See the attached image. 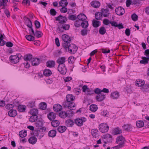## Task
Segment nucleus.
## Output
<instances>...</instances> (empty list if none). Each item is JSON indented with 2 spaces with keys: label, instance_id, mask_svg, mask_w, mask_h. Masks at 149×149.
Listing matches in <instances>:
<instances>
[{
  "label": "nucleus",
  "instance_id": "obj_27",
  "mask_svg": "<svg viewBox=\"0 0 149 149\" xmlns=\"http://www.w3.org/2000/svg\"><path fill=\"white\" fill-rule=\"evenodd\" d=\"M37 138L35 136H32L30 137L29 139V142L31 144H35L36 142Z\"/></svg>",
  "mask_w": 149,
  "mask_h": 149
},
{
  "label": "nucleus",
  "instance_id": "obj_46",
  "mask_svg": "<svg viewBox=\"0 0 149 149\" xmlns=\"http://www.w3.org/2000/svg\"><path fill=\"white\" fill-rule=\"evenodd\" d=\"M26 104L27 106L29 108H33L35 106V102L34 101L29 102Z\"/></svg>",
  "mask_w": 149,
  "mask_h": 149
},
{
  "label": "nucleus",
  "instance_id": "obj_7",
  "mask_svg": "<svg viewBox=\"0 0 149 149\" xmlns=\"http://www.w3.org/2000/svg\"><path fill=\"white\" fill-rule=\"evenodd\" d=\"M56 20L59 21V23L60 24L65 23L67 21V19L65 17H63L61 15H60L56 17Z\"/></svg>",
  "mask_w": 149,
  "mask_h": 149
},
{
  "label": "nucleus",
  "instance_id": "obj_48",
  "mask_svg": "<svg viewBox=\"0 0 149 149\" xmlns=\"http://www.w3.org/2000/svg\"><path fill=\"white\" fill-rule=\"evenodd\" d=\"M27 134V133L26 131H20L19 133V136L22 137L23 138L25 137Z\"/></svg>",
  "mask_w": 149,
  "mask_h": 149
},
{
  "label": "nucleus",
  "instance_id": "obj_43",
  "mask_svg": "<svg viewBox=\"0 0 149 149\" xmlns=\"http://www.w3.org/2000/svg\"><path fill=\"white\" fill-rule=\"evenodd\" d=\"M106 30L104 27L102 26L100 28L99 32L101 35H104L106 33Z\"/></svg>",
  "mask_w": 149,
  "mask_h": 149
},
{
  "label": "nucleus",
  "instance_id": "obj_36",
  "mask_svg": "<svg viewBox=\"0 0 149 149\" xmlns=\"http://www.w3.org/2000/svg\"><path fill=\"white\" fill-rule=\"evenodd\" d=\"M30 35H27L25 37L27 40L29 41H32L35 40V38L33 36V35H31V33H30Z\"/></svg>",
  "mask_w": 149,
  "mask_h": 149
},
{
  "label": "nucleus",
  "instance_id": "obj_34",
  "mask_svg": "<svg viewBox=\"0 0 149 149\" xmlns=\"http://www.w3.org/2000/svg\"><path fill=\"white\" fill-rule=\"evenodd\" d=\"M88 26V22L85 20L82 21L81 26L83 28L86 29Z\"/></svg>",
  "mask_w": 149,
  "mask_h": 149
},
{
  "label": "nucleus",
  "instance_id": "obj_31",
  "mask_svg": "<svg viewBox=\"0 0 149 149\" xmlns=\"http://www.w3.org/2000/svg\"><path fill=\"white\" fill-rule=\"evenodd\" d=\"M30 113L32 115L37 116L38 114V110L36 109H31L29 111Z\"/></svg>",
  "mask_w": 149,
  "mask_h": 149
},
{
  "label": "nucleus",
  "instance_id": "obj_44",
  "mask_svg": "<svg viewBox=\"0 0 149 149\" xmlns=\"http://www.w3.org/2000/svg\"><path fill=\"white\" fill-rule=\"evenodd\" d=\"M136 125L137 127L139 128H141L143 126L144 123L142 120L138 121L136 122Z\"/></svg>",
  "mask_w": 149,
  "mask_h": 149
},
{
  "label": "nucleus",
  "instance_id": "obj_37",
  "mask_svg": "<svg viewBox=\"0 0 149 149\" xmlns=\"http://www.w3.org/2000/svg\"><path fill=\"white\" fill-rule=\"evenodd\" d=\"M8 2V0H2L0 2V7L3 6L2 9H4V7L6 6V3Z\"/></svg>",
  "mask_w": 149,
  "mask_h": 149
},
{
  "label": "nucleus",
  "instance_id": "obj_59",
  "mask_svg": "<svg viewBox=\"0 0 149 149\" xmlns=\"http://www.w3.org/2000/svg\"><path fill=\"white\" fill-rule=\"evenodd\" d=\"M74 60V57L73 56H70L68 58V62L69 63H72Z\"/></svg>",
  "mask_w": 149,
  "mask_h": 149
},
{
  "label": "nucleus",
  "instance_id": "obj_17",
  "mask_svg": "<svg viewBox=\"0 0 149 149\" xmlns=\"http://www.w3.org/2000/svg\"><path fill=\"white\" fill-rule=\"evenodd\" d=\"M53 110L55 111L58 112L61 111L62 109V106L59 104H57L54 105Z\"/></svg>",
  "mask_w": 149,
  "mask_h": 149
},
{
  "label": "nucleus",
  "instance_id": "obj_60",
  "mask_svg": "<svg viewBox=\"0 0 149 149\" xmlns=\"http://www.w3.org/2000/svg\"><path fill=\"white\" fill-rule=\"evenodd\" d=\"M34 24L36 29H38L40 26V22L37 20L35 21Z\"/></svg>",
  "mask_w": 149,
  "mask_h": 149
},
{
  "label": "nucleus",
  "instance_id": "obj_54",
  "mask_svg": "<svg viewBox=\"0 0 149 149\" xmlns=\"http://www.w3.org/2000/svg\"><path fill=\"white\" fill-rule=\"evenodd\" d=\"M47 104L44 102H42L40 104V107L41 109L44 110L47 107Z\"/></svg>",
  "mask_w": 149,
  "mask_h": 149
},
{
  "label": "nucleus",
  "instance_id": "obj_8",
  "mask_svg": "<svg viewBox=\"0 0 149 149\" xmlns=\"http://www.w3.org/2000/svg\"><path fill=\"white\" fill-rule=\"evenodd\" d=\"M62 39L64 41V43L63 44V46L64 44H65V43L69 44L71 41V39L70 37L65 34H64L62 36Z\"/></svg>",
  "mask_w": 149,
  "mask_h": 149
},
{
  "label": "nucleus",
  "instance_id": "obj_53",
  "mask_svg": "<svg viewBox=\"0 0 149 149\" xmlns=\"http://www.w3.org/2000/svg\"><path fill=\"white\" fill-rule=\"evenodd\" d=\"M124 138L122 136H119L117 137L116 139V142L118 143V142L122 141L125 140Z\"/></svg>",
  "mask_w": 149,
  "mask_h": 149
},
{
  "label": "nucleus",
  "instance_id": "obj_51",
  "mask_svg": "<svg viewBox=\"0 0 149 149\" xmlns=\"http://www.w3.org/2000/svg\"><path fill=\"white\" fill-rule=\"evenodd\" d=\"M116 14L118 15H122L125 13V10H115Z\"/></svg>",
  "mask_w": 149,
  "mask_h": 149
},
{
  "label": "nucleus",
  "instance_id": "obj_24",
  "mask_svg": "<svg viewBox=\"0 0 149 149\" xmlns=\"http://www.w3.org/2000/svg\"><path fill=\"white\" fill-rule=\"evenodd\" d=\"M142 60L140 61V63L141 64H145L148 63L149 58H146V57H142L141 58Z\"/></svg>",
  "mask_w": 149,
  "mask_h": 149
},
{
  "label": "nucleus",
  "instance_id": "obj_14",
  "mask_svg": "<svg viewBox=\"0 0 149 149\" xmlns=\"http://www.w3.org/2000/svg\"><path fill=\"white\" fill-rule=\"evenodd\" d=\"M40 62V60L38 58H34L32 59L31 62L33 66L38 65Z\"/></svg>",
  "mask_w": 149,
  "mask_h": 149
},
{
  "label": "nucleus",
  "instance_id": "obj_56",
  "mask_svg": "<svg viewBox=\"0 0 149 149\" xmlns=\"http://www.w3.org/2000/svg\"><path fill=\"white\" fill-rule=\"evenodd\" d=\"M132 19L134 21H136L138 20V16L135 14H133L131 15Z\"/></svg>",
  "mask_w": 149,
  "mask_h": 149
},
{
  "label": "nucleus",
  "instance_id": "obj_33",
  "mask_svg": "<svg viewBox=\"0 0 149 149\" xmlns=\"http://www.w3.org/2000/svg\"><path fill=\"white\" fill-rule=\"evenodd\" d=\"M66 127L65 126H59L57 128L58 131L61 133L64 132L66 130Z\"/></svg>",
  "mask_w": 149,
  "mask_h": 149
},
{
  "label": "nucleus",
  "instance_id": "obj_64",
  "mask_svg": "<svg viewBox=\"0 0 149 149\" xmlns=\"http://www.w3.org/2000/svg\"><path fill=\"white\" fill-rule=\"evenodd\" d=\"M89 89L86 85H84L82 88V91L84 92H86Z\"/></svg>",
  "mask_w": 149,
  "mask_h": 149
},
{
  "label": "nucleus",
  "instance_id": "obj_63",
  "mask_svg": "<svg viewBox=\"0 0 149 149\" xmlns=\"http://www.w3.org/2000/svg\"><path fill=\"white\" fill-rule=\"evenodd\" d=\"M132 1L131 0H127L126 2V5L127 7L130 6V5H132Z\"/></svg>",
  "mask_w": 149,
  "mask_h": 149
},
{
  "label": "nucleus",
  "instance_id": "obj_6",
  "mask_svg": "<svg viewBox=\"0 0 149 149\" xmlns=\"http://www.w3.org/2000/svg\"><path fill=\"white\" fill-rule=\"evenodd\" d=\"M58 70L60 73L63 74H65L67 72V69L65 65H58Z\"/></svg>",
  "mask_w": 149,
  "mask_h": 149
},
{
  "label": "nucleus",
  "instance_id": "obj_4",
  "mask_svg": "<svg viewBox=\"0 0 149 149\" xmlns=\"http://www.w3.org/2000/svg\"><path fill=\"white\" fill-rule=\"evenodd\" d=\"M70 28L69 25L65 23L61 24L59 26L57 29L60 33L64 31L65 30H68Z\"/></svg>",
  "mask_w": 149,
  "mask_h": 149
},
{
  "label": "nucleus",
  "instance_id": "obj_55",
  "mask_svg": "<svg viewBox=\"0 0 149 149\" xmlns=\"http://www.w3.org/2000/svg\"><path fill=\"white\" fill-rule=\"evenodd\" d=\"M144 84V82L143 81H137L136 82V85L138 86H142Z\"/></svg>",
  "mask_w": 149,
  "mask_h": 149
},
{
  "label": "nucleus",
  "instance_id": "obj_35",
  "mask_svg": "<svg viewBox=\"0 0 149 149\" xmlns=\"http://www.w3.org/2000/svg\"><path fill=\"white\" fill-rule=\"evenodd\" d=\"M32 55L31 54H27L24 56V60L26 61H30L32 59Z\"/></svg>",
  "mask_w": 149,
  "mask_h": 149
},
{
  "label": "nucleus",
  "instance_id": "obj_2",
  "mask_svg": "<svg viewBox=\"0 0 149 149\" xmlns=\"http://www.w3.org/2000/svg\"><path fill=\"white\" fill-rule=\"evenodd\" d=\"M63 47L66 49H68L70 53L71 54L75 53L77 49V47L76 46L73 44L65 43L63 45Z\"/></svg>",
  "mask_w": 149,
  "mask_h": 149
},
{
  "label": "nucleus",
  "instance_id": "obj_15",
  "mask_svg": "<svg viewBox=\"0 0 149 149\" xmlns=\"http://www.w3.org/2000/svg\"><path fill=\"white\" fill-rule=\"evenodd\" d=\"M66 58L65 57H62L59 58L57 60L56 62L59 65H65L64 63L65 62Z\"/></svg>",
  "mask_w": 149,
  "mask_h": 149
},
{
  "label": "nucleus",
  "instance_id": "obj_47",
  "mask_svg": "<svg viewBox=\"0 0 149 149\" xmlns=\"http://www.w3.org/2000/svg\"><path fill=\"white\" fill-rule=\"evenodd\" d=\"M38 119L37 116L32 115L29 118V121L31 122H35Z\"/></svg>",
  "mask_w": 149,
  "mask_h": 149
},
{
  "label": "nucleus",
  "instance_id": "obj_50",
  "mask_svg": "<svg viewBox=\"0 0 149 149\" xmlns=\"http://www.w3.org/2000/svg\"><path fill=\"white\" fill-rule=\"evenodd\" d=\"M82 21L79 20H77L74 23V25L76 27H78L81 26Z\"/></svg>",
  "mask_w": 149,
  "mask_h": 149
},
{
  "label": "nucleus",
  "instance_id": "obj_18",
  "mask_svg": "<svg viewBox=\"0 0 149 149\" xmlns=\"http://www.w3.org/2000/svg\"><path fill=\"white\" fill-rule=\"evenodd\" d=\"M17 112L16 110L11 109L8 112V115L11 117H14L17 115Z\"/></svg>",
  "mask_w": 149,
  "mask_h": 149
},
{
  "label": "nucleus",
  "instance_id": "obj_3",
  "mask_svg": "<svg viewBox=\"0 0 149 149\" xmlns=\"http://www.w3.org/2000/svg\"><path fill=\"white\" fill-rule=\"evenodd\" d=\"M100 131L102 133H105L108 132L109 129L108 125L105 123H102L99 126Z\"/></svg>",
  "mask_w": 149,
  "mask_h": 149
},
{
  "label": "nucleus",
  "instance_id": "obj_52",
  "mask_svg": "<svg viewBox=\"0 0 149 149\" xmlns=\"http://www.w3.org/2000/svg\"><path fill=\"white\" fill-rule=\"evenodd\" d=\"M114 132L115 134H119L122 132V131L121 129L117 127L114 129Z\"/></svg>",
  "mask_w": 149,
  "mask_h": 149
},
{
  "label": "nucleus",
  "instance_id": "obj_21",
  "mask_svg": "<svg viewBox=\"0 0 149 149\" xmlns=\"http://www.w3.org/2000/svg\"><path fill=\"white\" fill-rule=\"evenodd\" d=\"M105 95L101 93L98 94L96 96V99L99 101H101L103 100L105 98Z\"/></svg>",
  "mask_w": 149,
  "mask_h": 149
},
{
  "label": "nucleus",
  "instance_id": "obj_9",
  "mask_svg": "<svg viewBox=\"0 0 149 149\" xmlns=\"http://www.w3.org/2000/svg\"><path fill=\"white\" fill-rule=\"evenodd\" d=\"M20 58L19 55L18 56L16 55H11L10 57V59L11 62L14 63H18Z\"/></svg>",
  "mask_w": 149,
  "mask_h": 149
},
{
  "label": "nucleus",
  "instance_id": "obj_10",
  "mask_svg": "<svg viewBox=\"0 0 149 149\" xmlns=\"http://www.w3.org/2000/svg\"><path fill=\"white\" fill-rule=\"evenodd\" d=\"M68 3L67 0H61L59 3V4L60 6L62 7V8L60 9H67V8L65 7L67 5Z\"/></svg>",
  "mask_w": 149,
  "mask_h": 149
},
{
  "label": "nucleus",
  "instance_id": "obj_22",
  "mask_svg": "<svg viewBox=\"0 0 149 149\" xmlns=\"http://www.w3.org/2000/svg\"><path fill=\"white\" fill-rule=\"evenodd\" d=\"M65 124L67 127H72L74 124V122L72 120L68 119L65 121Z\"/></svg>",
  "mask_w": 149,
  "mask_h": 149
},
{
  "label": "nucleus",
  "instance_id": "obj_39",
  "mask_svg": "<svg viewBox=\"0 0 149 149\" xmlns=\"http://www.w3.org/2000/svg\"><path fill=\"white\" fill-rule=\"evenodd\" d=\"M90 110L93 112L96 111L97 109V107L96 105L92 104L90 106Z\"/></svg>",
  "mask_w": 149,
  "mask_h": 149
},
{
  "label": "nucleus",
  "instance_id": "obj_40",
  "mask_svg": "<svg viewBox=\"0 0 149 149\" xmlns=\"http://www.w3.org/2000/svg\"><path fill=\"white\" fill-rule=\"evenodd\" d=\"M52 72L49 69L45 70L43 72V74L46 76H49L51 75Z\"/></svg>",
  "mask_w": 149,
  "mask_h": 149
},
{
  "label": "nucleus",
  "instance_id": "obj_42",
  "mask_svg": "<svg viewBox=\"0 0 149 149\" xmlns=\"http://www.w3.org/2000/svg\"><path fill=\"white\" fill-rule=\"evenodd\" d=\"M59 116L61 118H65L68 116V113L64 111H61L59 113Z\"/></svg>",
  "mask_w": 149,
  "mask_h": 149
},
{
  "label": "nucleus",
  "instance_id": "obj_30",
  "mask_svg": "<svg viewBox=\"0 0 149 149\" xmlns=\"http://www.w3.org/2000/svg\"><path fill=\"white\" fill-rule=\"evenodd\" d=\"M93 26L95 28H97L100 25V22L99 21L93 20L92 21Z\"/></svg>",
  "mask_w": 149,
  "mask_h": 149
},
{
  "label": "nucleus",
  "instance_id": "obj_13",
  "mask_svg": "<svg viewBox=\"0 0 149 149\" xmlns=\"http://www.w3.org/2000/svg\"><path fill=\"white\" fill-rule=\"evenodd\" d=\"M34 134V135L37 136L39 139H41L44 136V134L41 132L40 130L35 131Z\"/></svg>",
  "mask_w": 149,
  "mask_h": 149
},
{
  "label": "nucleus",
  "instance_id": "obj_32",
  "mask_svg": "<svg viewBox=\"0 0 149 149\" xmlns=\"http://www.w3.org/2000/svg\"><path fill=\"white\" fill-rule=\"evenodd\" d=\"M56 130H53L49 131L48 133L49 136L51 137H54L56 135Z\"/></svg>",
  "mask_w": 149,
  "mask_h": 149
},
{
  "label": "nucleus",
  "instance_id": "obj_16",
  "mask_svg": "<svg viewBox=\"0 0 149 149\" xmlns=\"http://www.w3.org/2000/svg\"><path fill=\"white\" fill-rule=\"evenodd\" d=\"M43 124V121L42 119H38L36 122L35 123V126L38 128L42 127Z\"/></svg>",
  "mask_w": 149,
  "mask_h": 149
},
{
  "label": "nucleus",
  "instance_id": "obj_29",
  "mask_svg": "<svg viewBox=\"0 0 149 149\" xmlns=\"http://www.w3.org/2000/svg\"><path fill=\"white\" fill-rule=\"evenodd\" d=\"M49 119L50 120H54L56 117V115L54 113H50L47 116Z\"/></svg>",
  "mask_w": 149,
  "mask_h": 149
},
{
  "label": "nucleus",
  "instance_id": "obj_26",
  "mask_svg": "<svg viewBox=\"0 0 149 149\" xmlns=\"http://www.w3.org/2000/svg\"><path fill=\"white\" fill-rule=\"evenodd\" d=\"M102 12H96L95 15V19L97 20H101L102 17Z\"/></svg>",
  "mask_w": 149,
  "mask_h": 149
},
{
  "label": "nucleus",
  "instance_id": "obj_12",
  "mask_svg": "<svg viewBox=\"0 0 149 149\" xmlns=\"http://www.w3.org/2000/svg\"><path fill=\"white\" fill-rule=\"evenodd\" d=\"M91 6L93 8H98L100 6V3L97 1H92L91 3Z\"/></svg>",
  "mask_w": 149,
  "mask_h": 149
},
{
  "label": "nucleus",
  "instance_id": "obj_62",
  "mask_svg": "<svg viewBox=\"0 0 149 149\" xmlns=\"http://www.w3.org/2000/svg\"><path fill=\"white\" fill-rule=\"evenodd\" d=\"M81 33L83 36H86L87 34V31L86 29H83L81 31Z\"/></svg>",
  "mask_w": 149,
  "mask_h": 149
},
{
  "label": "nucleus",
  "instance_id": "obj_58",
  "mask_svg": "<svg viewBox=\"0 0 149 149\" xmlns=\"http://www.w3.org/2000/svg\"><path fill=\"white\" fill-rule=\"evenodd\" d=\"M13 107L14 105L13 104H10L6 105L5 107L7 109L10 110V109H13Z\"/></svg>",
  "mask_w": 149,
  "mask_h": 149
},
{
  "label": "nucleus",
  "instance_id": "obj_49",
  "mask_svg": "<svg viewBox=\"0 0 149 149\" xmlns=\"http://www.w3.org/2000/svg\"><path fill=\"white\" fill-rule=\"evenodd\" d=\"M26 107L23 105H19L17 108L18 110L20 112H22L25 111Z\"/></svg>",
  "mask_w": 149,
  "mask_h": 149
},
{
  "label": "nucleus",
  "instance_id": "obj_57",
  "mask_svg": "<svg viewBox=\"0 0 149 149\" xmlns=\"http://www.w3.org/2000/svg\"><path fill=\"white\" fill-rule=\"evenodd\" d=\"M93 92H94L95 93L98 94V95L101 93L102 92V90L98 88H96L95 89Z\"/></svg>",
  "mask_w": 149,
  "mask_h": 149
},
{
  "label": "nucleus",
  "instance_id": "obj_45",
  "mask_svg": "<svg viewBox=\"0 0 149 149\" xmlns=\"http://www.w3.org/2000/svg\"><path fill=\"white\" fill-rule=\"evenodd\" d=\"M43 35L42 33L40 31L36 30V31L33 36L37 38L41 37Z\"/></svg>",
  "mask_w": 149,
  "mask_h": 149
},
{
  "label": "nucleus",
  "instance_id": "obj_38",
  "mask_svg": "<svg viewBox=\"0 0 149 149\" xmlns=\"http://www.w3.org/2000/svg\"><path fill=\"white\" fill-rule=\"evenodd\" d=\"M59 121L57 120H54L51 122L52 126L54 127H57L59 125Z\"/></svg>",
  "mask_w": 149,
  "mask_h": 149
},
{
  "label": "nucleus",
  "instance_id": "obj_61",
  "mask_svg": "<svg viewBox=\"0 0 149 149\" xmlns=\"http://www.w3.org/2000/svg\"><path fill=\"white\" fill-rule=\"evenodd\" d=\"M22 3L24 5L29 6L30 4V1L29 0H23Z\"/></svg>",
  "mask_w": 149,
  "mask_h": 149
},
{
  "label": "nucleus",
  "instance_id": "obj_11",
  "mask_svg": "<svg viewBox=\"0 0 149 149\" xmlns=\"http://www.w3.org/2000/svg\"><path fill=\"white\" fill-rule=\"evenodd\" d=\"M24 18L25 20V24L29 28L32 27V22L29 18L26 17V16H25Z\"/></svg>",
  "mask_w": 149,
  "mask_h": 149
},
{
  "label": "nucleus",
  "instance_id": "obj_5",
  "mask_svg": "<svg viewBox=\"0 0 149 149\" xmlns=\"http://www.w3.org/2000/svg\"><path fill=\"white\" fill-rule=\"evenodd\" d=\"M86 121V118L82 117L80 118H77L75 120V123L78 126H81L83 125V123Z\"/></svg>",
  "mask_w": 149,
  "mask_h": 149
},
{
  "label": "nucleus",
  "instance_id": "obj_20",
  "mask_svg": "<svg viewBox=\"0 0 149 149\" xmlns=\"http://www.w3.org/2000/svg\"><path fill=\"white\" fill-rule=\"evenodd\" d=\"M91 133L94 137H97L99 135L98 131L97 129H92L91 131Z\"/></svg>",
  "mask_w": 149,
  "mask_h": 149
},
{
  "label": "nucleus",
  "instance_id": "obj_1",
  "mask_svg": "<svg viewBox=\"0 0 149 149\" xmlns=\"http://www.w3.org/2000/svg\"><path fill=\"white\" fill-rule=\"evenodd\" d=\"M75 97L72 95L68 94L66 97V101L63 102L62 105L65 108H68L71 109H75L76 105L72 101L74 99Z\"/></svg>",
  "mask_w": 149,
  "mask_h": 149
},
{
  "label": "nucleus",
  "instance_id": "obj_28",
  "mask_svg": "<svg viewBox=\"0 0 149 149\" xmlns=\"http://www.w3.org/2000/svg\"><path fill=\"white\" fill-rule=\"evenodd\" d=\"M102 15L104 17H109L110 13L109 10H101Z\"/></svg>",
  "mask_w": 149,
  "mask_h": 149
},
{
  "label": "nucleus",
  "instance_id": "obj_25",
  "mask_svg": "<svg viewBox=\"0 0 149 149\" xmlns=\"http://www.w3.org/2000/svg\"><path fill=\"white\" fill-rule=\"evenodd\" d=\"M55 64V62L53 61H49L46 63V65L47 67L49 68L53 67Z\"/></svg>",
  "mask_w": 149,
  "mask_h": 149
},
{
  "label": "nucleus",
  "instance_id": "obj_23",
  "mask_svg": "<svg viewBox=\"0 0 149 149\" xmlns=\"http://www.w3.org/2000/svg\"><path fill=\"white\" fill-rule=\"evenodd\" d=\"M77 18L79 20L83 21L86 20L87 18V17L84 14L81 13L77 16Z\"/></svg>",
  "mask_w": 149,
  "mask_h": 149
},
{
  "label": "nucleus",
  "instance_id": "obj_19",
  "mask_svg": "<svg viewBox=\"0 0 149 149\" xmlns=\"http://www.w3.org/2000/svg\"><path fill=\"white\" fill-rule=\"evenodd\" d=\"M110 96L111 98L113 99H116L119 97V93L117 92H113L111 93Z\"/></svg>",
  "mask_w": 149,
  "mask_h": 149
},
{
  "label": "nucleus",
  "instance_id": "obj_41",
  "mask_svg": "<svg viewBox=\"0 0 149 149\" xmlns=\"http://www.w3.org/2000/svg\"><path fill=\"white\" fill-rule=\"evenodd\" d=\"M122 127L124 130L127 131H130L132 127L130 125L128 124L124 125Z\"/></svg>",
  "mask_w": 149,
  "mask_h": 149
}]
</instances>
